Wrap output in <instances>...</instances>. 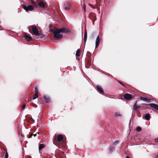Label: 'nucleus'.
<instances>
[{
  "label": "nucleus",
  "mask_w": 158,
  "mask_h": 158,
  "mask_svg": "<svg viewBox=\"0 0 158 158\" xmlns=\"http://www.w3.org/2000/svg\"><path fill=\"white\" fill-rule=\"evenodd\" d=\"M51 31L54 34V37L56 40H60L62 38L63 36L59 29H53L51 30Z\"/></svg>",
  "instance_id": "1"
},
{
  "label": "nucleus",
  "mask_w": 158,
  "mask_h": 158,
  "mask_svg": "<svg viewBox=\"0 0 158 158\" xmlns=\"http://www.w3.org/2000/svg\"><path fill=\"white\" fill-rule=\"evenodd\" d=\"M32 30L33 32V35H34V37L36 39L38 38H39V32L36 27L35 26H33L32 27Z\"/></svg>",
  "instance_id": "2"
},
{
  "label": "nucleus",
  "mask_w": 158,
  "mask_h": 158,
  "mask_svg": "<svg viewBox=\"0 0 158 158\" xmlns=\"http://www.w3.org/2000/svg\"><path fill=\"white\" fill-rule=\"evenodd\" d=\"M23 8L26 12H27L28 11H31L34 10V7L31 5H28L27 6H23Z\"/></svg>",
  "instance_id": "3"
},
{
  "label": "nucleus",
  "mask_w": 158,
  "mask_h": 158,
  "mask_svg": "<svg viewBox=\"0 0 158 158\" xmlns=\"http://www.w3.org/2000/svg\"><path fill=\"white\" fill-rule=\"evenodd\" d=\"M60 32L61 33H63L64 34H67L70 32V31L68 29L65 28H61L60 29H59Z\"/></svg>",
  "instance_id": "4"
},
{
  "label": "nucleus",
  "mask_w": 158,
  "mask_h": 158,
  "mask_svg": "<svg viewBox=\"0 0 158 158\" xmlns=\"http://www.w3.org/2000/svg\"><path fill=\"white\" fill-rule=\"evenodd\" d=\"M124 98L127 100H129L131 99L132 97L131 95L129 94H125L124 96Z\"/></svg>",
  "instance_id": "5"
},
{
  "label": "nucleus",
  "mask_w": 158,
  "mask_h": 158,
  "mask_svg": "<svg viewBox=\"0 0 158 158\" xmlns=\"http://www.w3.org/2000/svg\"><path fill=\"white\" fill-rule=\"evenodd\" d=\"M46 4V3L42 1H40L38 3L39 6L41 7H44Z\"/></svg>",
  "instance_id": "6"
},
{
  "label": "nucleus",
  "mask_w": 158,
  "mask_h": 158,
  "mask_svg": "<svg viewBox=\"0 0 158 158\" xmlns=\"http://www.w3.org/2000/svg\"><path fill=\"white\" fill-rule=\"evenodd\" d=\"M140 99L141 100L145 101L146 102H149L150 101V99H149L146 98H144L143 97H140Z\"/></svg>",
  "instance_id": "7"
},
{
  "label": "nucleus",
  "mask_w": 158,
  "mask_h": 158,
  "mask_svg": "<svg viewBox=\"0 0 158 158\" xmlns=\"http://www.w3.org/2000/svg\"><path fill=\"white\" fill-rule=\"evenodd\" d=\"M100 41V37L99 35H98L96 38V42H95V46L96 47H98Z\"/></svg>",
  "instance_id": "8"
},
{
  "label": "nucleus",
  "mask_w": 158,
  "mask_h": 158,
  "mask_svg": "<svg viewBox=\"0 0 158 158\" xmlns=\"http://www.w3.org/2000/svg\"><path fill=\"white\" fill-rule=\"evenodd\" d=\"M71 6L69 3L65 4L64 6V8L65 10H69Z\"/></svg>",
  "instance_id": "9"
},
{
  "label": "nucleus",
  "mask_w": 158,
  "mask_h": 158,
  "mask_svg": "<svg viewBox=\"0 0 158 158\" xmlns=\"http://www.w3.org/2000/svg\"><path fill=\"white\" fill-rule=\"evenodd\" d=\"M150 106L158 111V105L154 103H151L150 104Z\"/></svg>",
  "instance_id": "10"
},
{
  "label": "nucleus",
  "mask_w": 158,
  "mask_h": 158,
  "mask_svg": "<svg viewBox=\"0 0 158 158\" xmlns=\"http://www.w3.org/2000/svg\"><path fill=\"white\" fill-rule=\"evenodd\" d=\"M24 37L25 38V39L27 41H29L31 40V39L32 38L30 36H29L28 35H25Z\"/></svg>",
  "instance_id": "11"
},
{
  "label": "nucleus",
  "mask_w": 158,
  "mask_h": 158,
  "mask_svg": "<svg viewBox=\"0 0 158 158\" xmlns=\"http://www.w3.org/2000/svg\"><path fill=\"white\" fill-rule=\"evenodd\" d=\"M97 88L98 91H100L102 93H104L103 90L102 88L99 85H97Z\"/></svg>",
  "instance_id": "12"
},
{
  "label": "nucleus",
  "mask_w": 158,
  "mask_h": 158,
  "mask_svg": "<svg viewBox=\"0 0 158 158\" xmlns=\"http://www.w3.org/2000/svg\"><path fill=\"white\" fill-rule=\"evenodd\" d=\"M63 136L61 135H59L58 136L57 139L58 142L61 141L63 139Z\"/></svg>",
  "instance_id": "13"
},
{
  "label": "nucleus",
  "mask_w": 158,
  "mask_h": 158,
  "mask_svg": "<svg viewBox=\"0 0 158 158\" xmlns=\"http://www.w3.org/2000/svg\"><path fill=\"white\" fill-rule=\"evenodd\" d=\"M145 118L147 120H148L150 119V114L149 113L147 114H145Z\"/></svg>",
  "instance_id": "14"
},
{
  "label": "nucleus",
  "mask_w": 158,
  "mask_h": 158,
  "mask_svg": "<svg viewBox=\"0 0 158 158\" xmlns=\"http://www.w3.org/2000/svg\"><path fill=\"white\" fill-rule=\"evenodd\" d=\"M45 145L43 144H40L39 147V150H41V149L44 148Z\"/></svg>",
  "instance_id": "15"
},
{
  "label": "nucleus",
  "mask_w": 158,
  "mask_h": 158,
  "mask_svg": "<svg viewBox=\"0 0 158 158\" xmlns=\"http://www.w3.org/2000/svg\"><path fill=\"white\" fill-rule=\"evenodd\" d=\"M87 32L86 31H85L84 34V41L85 42H86L87 40Z\"/></svg>",
  "instance_id": "16"
},
{
  "label": "nucleus",
  "mask_w": 158,
  "mask_h": 158,
  "mask_svg": "<svg viewBox=\"0 0 158 158\" xmlns=\"http://www.w3.org/2000/svg\"><path fill=\"white\" fill-rule=\"evenodd\" d=\"M80 49H78L76 52V56H80Z\"/></svg>",
  "instance_id": "17"
},
{
  "label": "nucleus",
  "mask_w": 158,
  "mask_h": 158,
  "mask_svg": "<svg viewBox=\"0 0 158 158\" xmlns=\"http://www.w3.org/2000/svg\"><path fill=\"white\" fill-rule=\"evenodd\" d=\"M44 97L46 102L48 103L50 102V99L48 97H47L46 96H44Z\"/></svg>",
  "instance_id": "18"
},
{
  "label": "nucleus",
  "mask_w": 158,
  "mask_h": 158,
  "mask_svg": "<svg viewBox=\"0 0 158 158\" xmlns=\"http://www.w3.org/2000/svg\"><path fill=\"white\" fill-rule=\"evenodd\" d=\"M139 107V106L137 105L136 103H135L134 106V109L135 110H137V109Z\"/></svg>",
  "instance_id": "19"
},
{
  "label": "nucleus",
  "mask_w": 158,
  "mask_h": 158,
  "mask_svg": "<svg viewBox=\"0 0 158 158\" xmlns=\"http://www.w3.org/2000/svg\"><path fill=\"white\" fill-rule=\"evenodd\" d=\"M141 130H142V129H141V127H138L136 128V129L137 131L138 132H139Z\"/></svg>",
  "instance_id": "20"
},
{
  "label": "nucleus",
  "mask_w": 158,
  "mask_h": 158,
  "mask_svg": "<svg viewBox=\"0 0 158 158\" xmlns=\"http://www.w3.org/2000/svg\"><path fill=\"white\" fill-rule=\"evenodd\" d=\"M38 95L37 94V93H36V94H35L34 95V96L33 97V99H35L36 98H37L38 97Z\"/></svg>",
  "instance_id": "21"
},
{
  "label": "nucleus",
  "mask_w": 158,
  "mask_h": 158,
  "mask_svg": "<svg viewBox=\"0 0 158 158\" xmlns=\"http://www.w3.org/2000/svg\"><path fill=\"white\" fill-rule=\"evenodd\" d=\"M115 116H121V114L118 112H115Z\"/></svg>",
  "instance_id": "22"
},
{
  "label": "nucleus",
  "mask_w": 158,
  "mask_h": 158,
  "mask_svg": "<svg viewBox=\"0 0 158 158\" xmlns=\"http://www.w3.org/2000/svg\"><path fill=\"white\" fill-rule=\"evenodd\" d=\"M8 155L7 152H6L5 154V157L4 158H8Z\"/></svg>",
  "instance_id": "23"
},
{
  "label": "nucleus",
  "mask_w": 158,
  "mask_h": 158,
  "mask_svg": "<svg viewBox=\"0 0 158 158\" xmlns=\"http://www.w3.org/2000/svg\"><path fill=\"white\" fill-rule=\"evenodd\" d=\"M31 3L33 4L34 5H35V1H34L33 0H31Z\"/></svg>",
  "instance_id": "24"
},
{
  "label": "nucleus",
  "mask_w": 158,
  "mask_h": 158,
  "mask_svg": "<svg viewBox=\"0 0 158 158\" xmlns=\"http://www.w3.org/2000/svg\"><path fill=\"white\" fill-rule=\"evenodd\" d=\"M114 150V148H112L111 149H110L109 151L110 152H113V151Z\"/></svg>",
  "instance_id": "25"
},
{
  "label": "nucleus",
  "mask_w": 158,
  "mask_h": 158,
  "mask_svg": "<svg viewBox=\"0 0 158 158\" xmlns=\"http://www.w3.org/2000/svg\"><path fill=\"white\" fill-rule=\"evenodd\" d=\"M155 142L158 143V138H157L155 139Z\"/></svg>",
  "instance_id": "26"
},
{
  "label": "nucleus",
  "mask_w": 158,
  "mask_h": 158,
  "mask_svg": "<svg viewBox=\"0 0 158 158\" xmlns=\"http://www.w3.org/2000/svg\"><path fill=\"white\" fill-rule=\"evenodd\" d=\"M26 104H24L23 105V107H22L23 109V110L25 108V107H26Z\"/></svg>",
  "instance_id": "27"
},
{
  "label": "nucleus",
  "mask_w": 158,
  "mask_h": 158,
  "mask_svg": "<svg viewBox=\"0 0 158 158\" xmlns=\"http://www.w3.org/2000/svg\"><path fill=\"white\" fill-rule=\"evenodd\" d=\"M118 82H119V83L120 84H121V85H122L123 86H124L123 84V83L122 82H120V81H118Z\"/></svg>",
  "instance_id": "28"
},
{
  "label": "nucleus",
  "mask_w": 158,
  "mask_h": 158,
  "mask_svg": "<svg viewBox=\"0 0 158 158\" xmlns=\"http://www.w3.org/2000/svg\"><path fill=\"white\" fill-rule=\"evenodd\" d=\"M35 91H36V93H37V92H38V89H37V88H35Z\"/></svg>",
  "instance_id": "29"
},
{
  "label": "nucleus",
  "mask_w": 158,
  "mask_h": 158,
  "mask_svg": "<svg viewBox=\"0 0 158 158\" xmlns=\"http://www.w3.org/2000/svg\"><path fill=\"white\" fill-rule=\"evenodd\" d=\"M118 141H115V142L114 143V144H116L117 143H118Z\"/></svg>",
  "instance_id": "30"
},
{
  "label": "nucleus",
  "mask_w": 158,
  "mask_h": 158,
  "mask_svg": "<svg viewBox=\"0 0 158 158\" xmlns=\"http://www.w3.org/2000/svg\"><path fill=\"white\" fill-rule=\"evenodd\" d=\"M126 158H130L129 156H127Z\"/></svg>",
  "instance_id": "31"
},
{
  "label": "nucleus",
  "mask_w": 158,
  "mask_h": 158,
  "mask_svg": "<svg viewBox=\"0 0 158 158\" xmlns=\"http://www.w3.org/2000/svg\"><path fill=\"white\" fill-rule=\"evenodd\" d=\"M36 135V134H35L34 135V137H35Z\"/></svg>",
  "instance_id": "32"
}]
</instances>
